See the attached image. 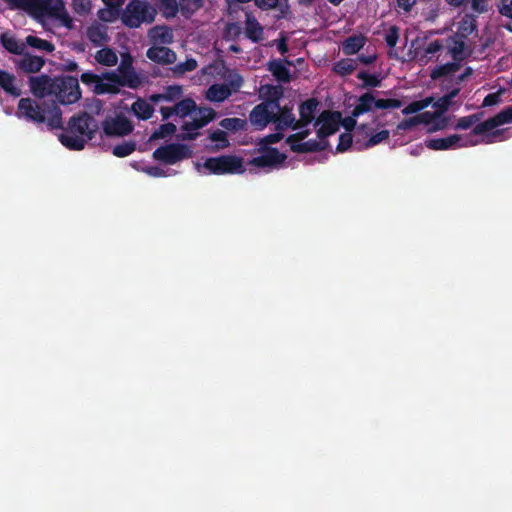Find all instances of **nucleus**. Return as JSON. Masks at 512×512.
<instances>
[{"mask_svg":"<svg viewBox=\"0 0 512 512\" xmlns=\"http://www.w3.org/2000/svg\"><path fill=\"white\" fill-rule=\"evenodd\" d=\"M318 102L309 99L299 107L298 132L289 136L286 142L291 150L295 152H306L331 147L329 137L332 136L340 126H343L344 119L339 112L323 111L315 119Z\"/></svg>","mask_w":512,"mask_h":512,"instance_id":"1","label":"nucleus"},{"mask_svg":"<svg viewBox=\"0 0 512 512\" xmlns=\"http://www.w3.org/2000/svg\"><path fill=\"white\" fill-rule=\"evenodd\" d=\"M508 123H512V108H507L495 117L477 125L469 133L429 138L425 140V145L431 150L443 151L502 141L506 138L502 126Z\"/></svg>","mask_w":512,"mask_h":512,"instance_id":"2","label":"nucleus"},{"mask_svg":"<svg viewBox=\"0 0 512 512\" xmlns=\"http://www.w3.org/2000/svg\"><path fill=\"white\" fill-rule=\"evenodd\" d=\"M211 80L224 81V83L211 85L206 91V99L211 102L225 101L243 84V78L236 71L227 68L222 61H217L202 69L198 84H207Z\"/></svg>","mask_w":512,"mask_h":512,"instance_id":"3","label":"nucleus"},{"mask_svg":"<svg viewBox=\"0 0 512 512\" xmlns=\"http://www.w3.org/2000/svg\"><path fill=\"white\" fill-rule=\"evenodd\" d=\"M160 113L164 119L173 115L182 119V136L186 139L196 137L198 130L215 117L213 109L207 107L198 108L194 100L190 98L179 101L173 107H162Z\"/></svg>","mask_w":512,"mask_h":512,"instance_id":"4","label":"nucleus"},{"mask_svg":"<svg viewBox=\"0 0 512 512\" xmlns=\"http://www.w3.org/2000/svg\"><path fill=\"white\" fill-rule=\"evenodd\" d=\"M11 9L23 10L37 21L46 25L54 20L66 28L72 27V19L67 13L63 0H3Z\"/></svg>","mask_w":512,"mask_h":512,"instance_id":"5","label":"nucleus"},{"mask_svg":"<svg viewBox=\"0 0 512 512\" xmlns=\"http://www.w3.org/2000/svg\"><path fill=\"white\" fill-rule=\"evenodd\" d=\"M403 105L401 100L395 98H376L371 93L363 94L352 111L350 117L344 118L343 127L345 132L340 134L337 140L336 151L344 152L352 144L351 129L356 125V118L373 109L390 110L397 109Z\"/></svg>","mask_w":512,"mask_h":512,"instance_id":"6","label":"nucleus"},{"mask_svg":"<svg viewBox=\"0 0 512 512\" xmlns=\"http://www.w3.org/2000/svg\"><path fill=\"white\" fill-rule=\"evenodd\" d=\"M83 84L89 86L96 94L111 93L120 91L121 87L138 88L142 84L140 76L134 70L125 72H110L98 76L92 72H85L81 75Z\"/></svg>","mask_w":512,"mask_h":512,"instance_id":"7","label":"nucleus"},{"mask_svg":"<svg viewBox=\"0 0 512 512\" xmlns=\"http://www.w3.org/2000/svg\"><path fill=\"white\" fill-rule=\"evenodd\" d=\"M458 90H453L449 95L439 99L434 106L437 108L435 112H423L409 119L403 120L397 126L398 130H409L417 125H423L427 132H436L446 128L447 119L443 116V112L448 108L451 99L456 96Z\"/></svg>","mask_w":512,"mask_h":512,"instance_id":"8","label":"nucleus"},{"mask_svg":"<svg viewBox=\"0 0 512 512\" xmlns=\"http://www.w3.org/2000/svg\"><path fill=\"white\" fill-rule=\"evenodd\" d=\"M98 129V123L83 114L69 122L68 129L59 135V141L70 150H82Z\"/></svg>","mask_w":512,"mask_h":512,"instance_id":"9","label":"nucleus"},{"mask_svg":"<svg viewBox=\"0 0 512 512\" xmlns=\"http://www.w3.org/2000/svg\"><path fill=\"white\" fill-rule=\"evenodd\" d=\"M194 168L204 176L243 174L246 171L244 159L234 154L199 158L194 162Z\"/></svg>","mask_w":512,"mask_h":512,"instance_id":"10","label":"nucleus"},{"mask_svg":"<svg viewBox=\"0 0 512 512\" xmlns=\"http://www.w3.org/2000/svg\"><path fill=\"white\" fill-rule=\"evenodd\" d=\"M17 116L34 123H46L51 129L62 125L61 111L57 106L45 108L30 98L20 99Z\"/></svg>","mask_w":512,"mask_h":512,"instance_id":"11","label":"nucleus"},{"mask_svg":"<svg viewBox=\"0 0 512 512\" xmlns=\"http://www.w3.org/2000/svg\"><path fill=\"white\" fill-rule=\"evenodd\" d=\"M282 137L283 135L277 132L263 138L259 142L258 155L253 157L249 164L268 169L279 167L285 161L286 156L271 147V145L280 141Z\"/></svg>","mask_w":512,"mask_h":512,"instance_id":"12","label":"nucleus"},{"mask_svg":"<svg viewBox=\"0 0 512 512\" xmlns=\"http://www.w3.org/2000/svg\"><path fill=\"white\" fill-rule=\"evenodd\" d=\"M156 10L144 0H131L121 14L122 22L130 27L137 28L142 23L154 20Z\"/></svg>","mask_w":512,"mask_h":512,"instance_id":"13","label":"nucleus"},{"mask_svg":"<svg viewBox=\"0 0 512 512\" xmlns=\"http://www.w3.org/2000/svg\"><path fill=\"white\" fill-rule=\"evenodd\" d=\"M192 150L183 144H168L157 148L153 158L164 164L174 165L179 161L191 157Z\"/></svg>","mask_w":512,"mask_h":512,"instance_id":"14","label":"nucleus"},{"mask_svg":"<svg viewBox=\"0 0 512 512\" xmlns=\"http://www.w3.org/2000/svg\"><path fill=\"white\" fill-rule=\"evenodd\" d=\"M279 112V103L275 101H263L250 112L249 120L257 129L265 128Z\"/></svg>","mask_w":512,"mask_h":512,"instance_id":"15","label":"nucleus"},{"mask_svg":"<svg viewBox=\"0 0 512 512\" xmlns=\"http://www.w3.org/2000/svg\"><path fill=\"white\" fill-rule=\"evenodd\" d=\"M54 93L62 104H72L78 101L81 96L78 80L74 77L56 79Z\"/></svg>","mask_w":512,"mask_h":512,"instance_id":"16","label":"nucleus"},{"mask_svg":"<svg viewBox=\"0 0 512 512\" xmlns=\"http://www.w3.org/2000/svg\"><path fill=\"white\" fill-rule=\"evenodd\" d=\"M103 129L107 135L122 136L130 133L133 127L125 116L115 115L104 121Z\"/></svg>","mask_w":512,"mask_h":512,"instance_id":"17","label":"nucleus"},{"mask_svg":"<svg viewBox=\"0 0 512 512\" xmlns=\"http://www.w3.org/2000/svg\"><path fill=\"white\" fill-rule=\"evenodd\" d=\"M146 56L149 60L160 65L173 64L177 60L176 53L163 45H153L147 50Z\"/></svg>","mask_w":512,"mask_h":512,"instance_id":"18","label":"nucleus"},{"mask_svg":"<svg viewBox=\"0 0 512 512\" xmlns=\"http://www.w3.org/2000/svg\"><path fill=\"white\" fill-rule=\"evenodd\" d=\"M29 82L31 92L37 97L42 98L55 92V80L49 77H31Z\"/></svg>","mask_w":512,"mask_h":512,"instance_id":"19","label":"nucleus"},{"mask_svg":"<svg viewBox=\"0 0 512 512\" xmlns=\"http://www.w3.org/2000/svg\"><path fill=\"white\" fill-rule=\"evenodd\" d=\"M359 132L361 133L363 145L365 147L376 146L386 141L389 137V131L386 129H381L379 131L374 132L369 127L360 126Z\"/></svg>","mask_w":512,"mask_h":512,"instance_id":"20","label":"nucleus"},{"mask_svg":"<svg viewBox=\"0 0 512 512\" xmlns=\"http://www.w3.org/2000/svg\"><path fill=\"white\" fill-rule=\"evenodd\" d=\"M148 37L153 45H168L173 42L174 35L167 26H156L148 31Z\"/></svg>","mask_w":512,"mask_h":512,"instance_id":"21","label":"nucleus"},{"mask_svg":"<svg viewBox=\"0 0 512 512\" xmlns=\"http://www.w3.org/2000/svg\"><path fill=\"white\" fill-rule=\"evenodd\" d=\"M274 123H276L278 131L287 128H291L294 131V133L299 131V129L295 128L298 125V120H295V117L291 109H288L286 107L281 108L279 106V112H277V115L274 118Z\"/></svg>","mask_w":512,"mask_h":512,"instance_id":"22","label":"nucleus"},{"mask_svg":"<svg viewBox=\"0 0 512 512\" xmlns=\"http://www.w3.org/2000/svg\"><path fill=\"white\" fill-rule=\"evenodd\" d=\"M183 95V89L180 85H171L166 87L161 93L153 94L149 100L152 103H159L162 101L173 102Z\"/></svg>","mask_w":512,"mask_h":512,"instance_id":"23","label":"nucleus"},{"mask_svg":"<svg viewBox=\"0 0 512 512\" xmlns=\"http://www.w3.org/2000/svg\"><path fill=\"white\" fill-rule=\"evenodd\" d=\"M16 65L30 73L38 72L44 65V59L34 55H24L16 62Z\"/></svg>","mask_w":512,"mask_h":512,"instance_id":"24","label":"nucleus"},{"mask_svg":"<svg viewBox=\"0 0 512 512\" xmlns=\"http://www.w3.org/2000/svg\"><path fill=\"white\" fill-rule=\"evenodd\" d=\"M87 37L96 45L106 43L108 41L107 27L100 23H94L88 28Z\"/></svg>","mask_w":512,"mask_h":512,"instance_id":"25","label":"nucleus"},{"mask_svg":"<svg viewBox=\"0 0 512 512\" xmlns=\"http://www.w3.org/2000/svg\"><path fill=\"white\" fill-rule=\"evenodd\" d=\"M0 87L13 96H19L21 93L15 76L5 71H0Z\"/></svg>","mask_w":512,"mask_h":512,"instance_id":"26","label":"nucleus"},{"mask_svg":"<svg viewBox=\"0 0 512 512\" xmlns=\"http://www.w3.org/2000/svg\"><path fill=\"white\" fill-rule=\"evenodd\" d=\"M455 33L458 38H464L475 30V20L470 15H464L461 20L454 23Z\"/></svg>","mask_w":512,"mask_h":512,"instance_id":"27","label":"nucleus"},{"mask_svg":"<svg viewBox=\"0 0 512 512\" xmlns=\"http://www.w3.org/2000/svg\"><path fill=\"white\" fill-rule=\"evenodd\" d=\"M131 110L137 118L142 120L149 119L154 112L153 106L144 99H137L132 104Z\"/></svg>","mask_w":512,"mask_h":512,"instance_id":"28","label":"nucleus"},{"mask_svg":"<svg viewBox=\"0 0 512 512\" xmlns=\"http://www.w3.org/2000/svg\"><path fill=\"white\" fill-rule=\"evenodd\" d=\"M458 68L459 67L457 64H454V63L446 64V65L440 66V67L436 68L435 70H433L431 76L433 79H437L442 76H445L449 80H453V79L461 80L463 75L457 74Z\"/></svg>","mask_w":512,"mask_h":512,"instance_id":"29","label":"nucleus"},{"mask_svg":"<svg viewBox=\"0 0 512 512\" xmlns=\"http://www.w3.org/2000/svg\"><path fill=\"white\" fill-rule=\"evenodd\" d=\"M94 58L96 60L97 63H99L100 65H103V66H115L118 62V56L116 54V52L114 50H112L111 48H102L100 50H98L95 55H94Z\"/></svg>","mask_w":512,"mask_h":512,"instance_id":"30","label":"nucleus"},{"mask_svg":"<svg viewBox=\"0 0 512 512\" xmlns=\"http://www.w3.org/2000/svg\"><path fill=\"white\" fill-rule=\"evenodd\" d=\"M209 140L211 144L207 145V147L212 150H220L229 146V141L227 139V135L222 130H216L209 134Z\"/></svg>","mask_w":512,"mask_h":512,"instance_id":"31","label":"nucleus"},{"mask_svg":"<svg viewBox=\"0 0 512 512\" xmlns=\"http://www.w3.org/2000/svg\"><path fill=\"white\" fill-rule=\"evenodd\" d=\"M259 96L263 101H275L282 96V88L280 86L262 85L259 88Z\"/></svg>","mask_w":512,"mask_h":512,"instance_id":"32","label":"nucleus"},{"mask_svg":"<svg viewBox=\"0 0 512 512\" xmlns=\"http://www.w3.org/2000/svg\"><path fill=\"white\" fill-rule=\"evenodd\" d=\"M3 46L11 53L21 55L25 50V44L16 40L11 34L5 33L2 35Z\"/></svg>","mask_w":512,"mask_h":512,"instance_id":"33","label":"nucleus"},{"mask_svg":"<svg viewBox=\"0 0 512 512\" xmlns=\"http://www.w3.org/2000/svg\"><path fill=\"white\" fill-rule=\"evenodd\" d=\"M365 44V38L363 36H352L349 37L342 45V50L347 55L357 53Z\"/></svg>","mask_w":512,"mask_h":512,"instance_id":"34","label":"nucleus"},{"mask_svg":"<svg viewBox=\"0 0 512 512\" xmlns=\"http://www.w3.org/2000/svg\"><path fill=\"white\" fill-rule=\"evenodd\" d=\"M269 70L279 81L287 82L290 80L289 70L282 61H271L268 66Z\"/></svg>","mask_w":512,"mask_h":512,"instance_id":"35","label":"nucleus"},{"mask_svg":"<svg viewBox=\"0 0 512 512\" xmlns=\"http://www.w3.org/2000/svg\"><path fill=\"white\" fill-rule=\"evenodd\" d=\"M262 27L254 19L247 15L246 19V35L253 41H258L262 37Z\"/></svg>","mask_w":512,"mask_h":512,"instance_id":"36","label":"nucleus"},{"mask_svg":"<svg viewBox=\"0 0 512 512\" xmlns=\"http://www.w3.org/2000/svg\"><path fill=\"white\" fill-rule=\"evenodd\" d=\"M26 44L41 51L52 52L54 50V45L51 42L33 35H28L26 37Z\"/></svg>","mask_w":512,"mask_h":512,"instance_id":"37","label":"nucleus"},{"mask_svg":"<svg viewBox=\"0 0 512 512\" xmlns=\"http://www.w3.org/2000/svg\"><path fill=\"white\" fill-rule=\"evenodd\" d=\"M432 101H433V99L430 98V97H427V98L419 100V101H414V102L410 103L409 105H407L402 110V113L404 115H410V114L418 113L421 110H423L426 107H428L432 103Z\"/></svg>","mask_w":512,"mask_h":512,"instance_id":"38","label":"nucleus"},{"mask_svg":"<svg viewBox=\"0 0 512 512\" xmlns=\"http://www.w3.org/2000/svg\"><path fill=\"white\" fill-rule=\"evenodd\" d=\"M159 8L166 18H172L178 12L176 0H159Z\"/></svg>","mask_w":512,"mask_h":512,"instance_id":"39","label":"nucleus"},{"mask_svg":"<svg viewBox=\"0 0 512 512\" xmlns=\"http://www.w3.org/2000/svg\"><path fill=\"white\" fill-rule=\"evenodd\" d=\"M356 68V62L353 59H343L336 63L335 72L340 75H347L353 72Z\"/></svg>","mask_w":512,"mask_h":512,"instance_id":"40","label":"nucleus"},{"mask_svg":"<svg viewBox=\"0 0 512 512\" xmlns=\"http://www.w3.org/2000/svg\"><path fill=\"white\" fill-rule=\"evenodd\" d=\"M176 132V125L173 123H166L161 125L153 134L152 139H164L172 136Z\"/></svg>","mask_w":512,"mask_h":512,"instance_id":"41","label":"nucleus"},{"mask_svg":"<svg viewBox=\"0 0 512 512\" xmlns=\"http://www.w3.org/2000/svg\"><path fill=\"white\" fill-rule=\"evenodd\" d=\"M141 171L151 177H168L175 174L171 169L164 170L159 166H143Z\"/></svg>","mask_w":512,"mask_h":512,"instance_id":"42","label":"nucleus"},{"mask_svg":"<svg viewBox=\"0 0 512 512\" xmlns=\"http://www.w3.org/2000/svg\"><path fill=\"white\" fill-rule=\"evenodd\" d=\"M450 51L455 59H462L468 54V47L462 40L454 39Z\"/></svg>","mask_w":512,"mask_h":512,"instance_id":"43","label":"nucleus"},{"mask_svg":"<svg viewBox=\"0 0 512 512\" xmlns=\"http://www.w3.org/2000/svg\"><path fill=\"white\" fill-rule=\"evenodd\" d=\"M203 2L204 0H181L180 10L185 15L192 14L203 5Z\"/></svg>","mask_w":512,"mask_h":512,"instance_id":"44","label":"nucleus"},{"mask_svg":"<svg viewBox=\"0 0 512 512\" xmlns=\"http://www.w3.org/2000/svg\"><path fill=\"white\" fill-rule=\"evenodd\" d=\"M196 67H197V61L193 58H188L185 62L175 65L173 68V73L175 75H182L186 72L195 70Z\"/></svg>","mask_w":512,"mask_h":512,"instance_id":"45","label":"nucleus"},{"mask_svg":"<svg viewBox=\"0 0 512 512\" xmlns=\"http://www.w3.org/2000/svg\"><path fill=\"white\" fill-rule=\"evenodd\" d=\"M120 15V10L116 8H111L105 6L103 9H100L98 12V16L100 20L104 22H113L115 21Z\"/></svg>","mask_w":512,"mask_h":512,"instance_id":"46","label":"nucleus"},{"mask_svg":"<svg viewBox=\"0 0 512 512\" xmlns=\"http://www.w3.org/2000/svg\"><path fill=\"white\" fill-rule=\"evenodd\" d=\"M246 122L239 118H226L220 122V126L226 130L236 131L244 128Z\"/></svg>","mask_w":512,"mask_h":512,"instance_id":"47","label":"nucleus"},{"mask_svg":"<svg viewBox=\"0 0 512 512\" xmlns=\"http://www.w3.org/2000/svg\"><path fill=\"white\" fill-rule=\"evenodd\" d=\"M135 150V145L130 142H124L113 147V154L117 157H126Z\"/></svg>","mask_w":512,"mask_h":512,"instance_id":"48","label":"nucleus"},{"mask_svg":"<svg viewBox=\"0 0 512 512\" xmlns=\"http://www.w3.org/2000/svg\"><path fill=\"white\" fill-rule=\"evenodd\" d=\"M358 78L363 82L365 86L376 87L380 84L381 79L376 74H370L368 72H360Z\"/></svg>","mask_w":512,"mask_h":512,"instance_id":"49","label":"nucleus"},{"mask_svg":"<svg viewBox=\"0 0 512 512\" xmlns=\"http://www.w3.org/2000/svg\"><path fill=\"white\" fill-rule=\"evenodd\" d=\"M73 8L79 14H86L91 10L90 0H73Z\"/></svg>","mask_w":512,"mask_h":512,"instance_id":"50","label":"nucleus"},{"mask_svg":"<svg viewBox=\"0 0 512 512\" xmlns=\"http://www.w3.org/2000/svg\"><path fill=\"white\" fill-rule=\"evenodd\" d=\"M399 38V31L396 27L392 26L387 31L385 39L389 47H394Z\"/></svg>","mask_w":512,"mask_h":512,"instance_id":"51","label":"nucleus"},{"mask_svg":"<svg viewBox=\"0 0 512 512\" xmlns=\"http://www.w3.org/2000/svg\"><path fill=\"white\" fill-rule=\"evenodd\" d=\"M132 62H133V59H132L131 55L123 54L117 73L125 72L126 70H133Z\"/></svg>","mask_w":512,"mask_h":512,"instance_id":"52","label":"nucleus"},{"mask_svg":"<svg viewBox=\"0 0 512 512\" xmlns=\"http://www.w3.org/2000/svg\"><path fill=\"white\" fill-rule=\"evenodd\" d=\"M256 4L262 9H269L275 6L282 5L281 0H255Z\"/></svg>","mask_w":512,"mask_h":512,"instance_id":"53","label":"nucleus"},{"mask_svg":"<svg viewBox=\"0 0 512 512\" xmlns=\"http://www.w3.org/2000/svg\"><path fill=\"white\" fill-rule=\"evenodd\" d=\"M473 123H474L473 117H463L458 120V122L456 124V128L457 129H468V128L472 127Z\"/></svg>","mask_w":512,"mask_h":512,"instance_id":"54","label":"nucleus"},{"mask_svg":"<svg viewBox=\"0 0 512 512\" xmlns=\"http://www.w3.org/2000/svg\"><path fill=\"white\" fill-rule=\"evenodd\" d=\"M500 12L502 15L512 17V0H502Z\"/></svg>","mask_w":512,"mask_h":512,"instance_id":"55","label":"nucleus"},{"mask_svg":"<svg viewBox=\"0 0 512 512\" xmlns=\"http://www.w3.org/2000/svg\"><path fill=\"white\" fill-rule=\"evenodd\" d=\"M499 95L497 93L487 95L483 100V106H492L498 103Z\"/></svg>","mask_w":512,"mask_h":512,"instance_id":"56","label":"nucleus"},{"mask_svg":"<svg viewBox=\"0 0 512 512\" xmlns=\"http://www.w3.org/2000/svg\"><path fill=\"white\" fill-rule=\"evenodd\" d=\"M441 44L438 41L430 42L425 50L426 55H432L441 49Z\"/></svg>","mask_w":512,"mask_h":512,"instance_id":"57","label":"nucleus"},{"mask_svg":"<svg viewBox=\"0 0 512 512\" xmlns=\"http://www.w3.org/2000/svg\"><path fill=\"white\" fill-rule=\"evenodd\" d=\"M104 5L111 8L121 9L125 0H102Z\"/></svg>","mask_w":512,"mask_h":512,"instance_id":"58","label":"nucleus"},{"mask_svg":"<svg viewBox=\"0 0 512 512\" xmlns=\"http://www.w3.org/2000/svg\"><path fill=\"white\" fill-rule=\"evenodd\" d=\"M472 8L476 12H483L486 9L485 0H472Z\"/></svg>","mask_w":512,"mask_h":512,"instance_id":"59","label":"nucleus"},{"mask_svg":"<svg viewBox=\"0 0 512 512\" xmlns=\"http://www.w3.org/2000/svg\"><path fill=\"white\" fill-rule=\"evenodd\" d=\"M398 6L405 11H409L416 3V0H397Z\"/></svg>","mask_w":512,"mask_h":512,"instance_id":"60","label":"nucleus"},{"mask_svg":"<svg viewBox=\"0 0 512 512\" xmlns=\"http://www.w3.org/2000/svg\"><path fill=\"white\" fill-rule=\"evenodd\" d=\"M277 48L278 50L282 53V54H285L288 50L287 48V45H286V41L284 38L280 39L277 43Z\"/></svg>","mask_w":512,"mask_h":512,"instance_id":"61","label":"nucleus"},{"mask_svg":"<svg viewBox=\"0 0 512 512\" xmlns=\"http://www.w3.org/2000/svg\"><path fill=\"white\" fill-rule=\"evenodd\" d=\"M468 0H446L450 6L460 7L464 5Z\"/></svg>","mask_w":512,"mask_h":512,"instance_id":"62","label":"nucleus"},{"mask_svg":"<svg viewBox=\"0 0 512 512\" xmlns=\"http://www.w3.org/2000/svg\"><path fill=\"white\" fill-rule=\"evenodd\" d=\"M360 61L363 62V63H371L374 59H375V56L374 55H370V56H360L359 57Z\"/></svg>","mask_w":512,"mask_h":512,"instance_id":"63","label":"nucleus"},{"mask_svg":"<svg viewBox=\"0 0 512 512\" xmlns=\"http://www.w3.org/2000/svg\"><path fill=\"white\" fill-rule=\"evenodd\" d=\"M228 30H229V32L233 31V32L236 33V32H238V27L236 25H234V24H231V25L228 26Z\"/></svg>","mask_w":512,"mask_h":512,"instance_id":"64","label":"nucleus"}]
</instances>
